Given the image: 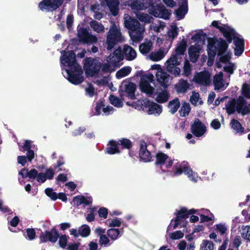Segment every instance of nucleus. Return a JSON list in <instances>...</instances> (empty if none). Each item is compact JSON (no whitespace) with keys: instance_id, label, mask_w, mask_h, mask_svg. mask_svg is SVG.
Returning a JSON list of instances; mask_svg holds the SVG:
<instances>
[{"instance_id":"nucleus-8","label":"nucleus","mask_w":250,"mask_h":250,"mask_svg":"<svg viewBox=\"0 0 250 250\" xmlns=\"http://www.w3.org/2000/svg\"><path fill=\"white\" fill-rule=\"evenodd\" d=\"M59 237V232L55 227H53L50 230L41 232L39 236L40 243H45L48 241L52 243H55L58 240Z\"/></svg>"},{"instance_id":"nucleus-1","label":"nucleus","mask_w":250,"mask_h":250,"mask_svg":"<svg viewBox=\"0 0 250 250\" xmlns=\"http://www.w3.org/2000/svg\"><path fill=\"white\" fill-rule=\"evenodd\" d=\"M65 53L61 57V62L62 63H67L69 69H66L67 80L71 83L78 85L84 81L83 76V71L81 65L77 62L76 54L74 51L70 50Z\"/></svg>"},{"instance_id":"nucleus-32","label":"nucleus","mask_w":250,"mask_h":250,"mask_svg":"<svg viewBox=\"0 0 250 250\" xmlns=\"http://www.w3.org/2000/svg\"><path fill=\"white\" fill-rule=\"evenodd\" d=\"M169 94L167 89H164L162 92L158 93L156 101L158 103H165L167 102L169 98Z\"/></svg>"},{"instance_id":"nucleus-43","label":"nucleus","mask_w":250,"mask_h":250,"mask_svg":"<svg viewBox=\"0 0 250 250\" xmlns=\"http://www.w3.org/2000/svg\"><path fill=\"white\" fill-rule=\"evenodd\" d=\"M79 233L83 237H86L89 235L90 229L87 225H83L79 228Z\"/></svg>"},{"instance_id":"nucleus-58","label":"nucleus","mask_w":250,"mask_h":250,"mask_svg":"<svg viewBox=\"0 0 250 250\" xmlns=\"http://www.w3.org/2000/svg\"><path fill=\"white\" fill-rule=\"evenodd\" d=\"M243 233H242V237L250 241V226H246L245 229H243Z\"/></svg>"},{"instance_id":"nucleus-5","label":"nucleus","mask_w":250,"mask_h":250,"mask_svg":"<svg viewBox=\"0 0 250 250\" xmlns=\"http://www.w3.org/2000/svg\"><path fill=\"white\" fill-rule=\"evenodd\" d=\"M83 69L87 77L98 76L100 71L102 63L92 57H87L84 60Z\"/></svg>"},{"instance_id":"nucleus-40","label":"nucleus","mask_w":250,"mask_h":250,"mask_svg":"<svg viewBox=\"0 0 250 250\" xmlns=\"http://www.w3.org/2000/svg\"><path fill=\"white\" fill-rule=\"evenodd\" d=\"M23 236L29 240H32L35 239L36 237V232L34 229L28 228L22 231Z\"/></svg>"},{"instance_id":"nucleus-47","label":"nucleus","mask_w":250,"mask_h":250,"mask_svg":"<svg viewBox=\"0 0 250 250\" xmlns=\"http://www.w3.org/2000/svg\"><path fill=\"white\" fill-rule=\"evenodd\" d=\"M191 73V66L189 62L186 60L184 62L183 67V75L186 77H189Z\"/></svg>"},{"instance_id":"nucleus-37","label":"nucleus","mask_w":250,"mask_h":250,"mask_svg":"<svg viewBox=\"0 0 250 250\" xmlns=\"http://www.w3.org/2000/svg\"><path fill=\"white\" fill-rule=\"evenodd\" d=\"M236 101L235 99L229 101L226 105V108L227 113L229 115L233 114L236 110Z\"/></svg>"},{"instance_id":"nucleus-59","label":"nucleus","mask_w":250,"mask_h":250,"mask_svg":"<svg viewBox=\"0 0 250 250\" xmlns=\"http://www.w3.org/2000/svg\"><path fill=\"white\" fill-rule=\"evenodd\" d=\"M38 175V171L35 169H32L30 171L27 169V175L25 176L29 177L30 179H35Z\"/></svg>"},{"instance_id":"nucleus-39","label":"nucleus","mask_w":250,"mask_h":250,"mask_svg":"<svg viewBox=\"0 0 250 250\" xmlns=\"http://www.w3.org/2000/svg\"><path fill=\"white\" fill-rule=\"evenodd\" d=\"M151 46L152 42L151 41H148L141 44L139 45V50L142 54H146L150 51Z\"/></svg>"},{"instance_id":"nucleus-27","label":"nucleus","mask_w":250,"mask_h":250,"mask_svg":"<svg viewBox=\"0 0 250 250\" xmlns=\"http://www.w3.org/2000/svg\"><path fill=\"white\" fill-rule=\"evenodd\" d=\"M118 146H121L122 149L130 150L133 146L132 142L126 138H123L117 141Z\"/></svg>"},{"instance_id":"nucleus-52","label":"nucleus","mask_w":250,"mask_h":250,"mask_svg":"<svg viewBox=\"0 0 250 250\" xmlns=\"http://www.w3.org/2000/svg\"><path fill=\"white\" fill-rule=\"evenodd\" d=\"M65 164V161L63 157L62 156H59V159L57 162V164L56 165L54 166V168L55 169L58 168V171H63L67 172V170H66L65 168L62 169L61 167Z\"/></svg>"},{"instance_id":"nucleus-63","label":"nucleus","mask_w":250,"mask_h":250,"mask_svg":"<svg viewBox=\"0 0 250 250\" xmlns=\"http://www.w3.org/2000/svg\"><path fill=\"white\" fill-rule=\"evenodd\" d=\"M98 214L100 217L106 219L108 214L107 209L104 207L100 208L98 210Z\"/></svg>"},{"instance_id":"nucleus-20","label":"nucleus","mask_w":250,"mask_h":250,"mask_svg":"<svg viewBox=\"0 0 250 250\" xmlns=\"http://www.w3.org/2000/svg\"><path fill=\"white\" fill-rule=\"evenodd\" d=\"M190 84L188 82L183 79L179 80L178 83L174 85V88L178 94L187 93Z\"/></svg>"},{"instance_id":"nucleus-18","label":"nucleus","mask_w":250,"mask_h":250,"mask_svg":"<svg viewBox=\"0 0 250 250\" xmlns=\"http://www.w3.org/2000/svg\"><path fill=\"white\" fill-rule=\"evenodd\" d=\"M156 77L158 82L161 85L164 89H167L168 87V81L169 75L162 70L158 71Z\"/></svg>"},{"instance_id":"nucleus-17","label":"nucleus","mask_w":250,"mask_h":250,"mask_svg":"<svg viewBox=\"0 0 250 250\" xmlns=\"http://www.w3.org/2000/svg\"><path fill=\"white\" fill-rule=\"evenodd\" d=\"M188 12L187 0H183L179 8L174 12L178 20L183 19Z\"/></svg>"},{"instance_id":"nucleus-38","label":"nucleus","mask_w":250,"mask_h":250,"mask_svg":"<svg viewBox=\"0 0 250 250\" xmlns=\"http://www.w3.org/2000/svg\"><path fill=\"white\" fill-rule=\"evenodd\" d=\"M131 71V68L130 66H124L118 70L116 74L117 78H121L127 76Z\"/></svg>"},{"instance_id":"nucleus-29","label":"nucleus","mask_w":250,"mask_h":250,"mask_svg":"<svg viewBox=\"0 0 250 250\" xmlns=\"http://www.w3.org/2000/svg\"><path fill=\"white\" fill-rule=\"evenodd\" d=\"M230 125L236 133L242 134L245 132V128L241 123L237 120L233 119L231 120Z\"/></svg>"},{"instance_id":"nucleus-62","label":"nucleus","mask_w":250,"mask_h":250,"mask_svg":"<svg viewBox=\"0 0 250 250\" xmlns=\"http://www.w3.org/2000/svg\"><path fill=\"white\" fill-rule=\"evenodd\" d=\"M80 246V242H73L68 243L66 248L67 250H79Z\"/></svg>"},{"instance_id":"nucleus-61","label":"nucleus","mask_w":250,"mask_h":250,"mask_svg":"<svg viewBox=\"0 0 250 250\" xmlns=\"http://www.w3.org/2000/svg\"><path fill=\"white\" fill-rule=\"evenodd\" d=\"M178 35V28L176 25L171 26V30L168 33V36L173 39L177 37Z\"/></svg>"},{"instance_id":"nucleus-10","label":"nucleus","mask_w":250,"mask_h":250,"mask_svg":"<svg viewBox=\"0 0 250 250\" xmlns=\"http://www.w3.org/2000/svg\"><path fill=\"white\" fill-rule=\"evenodd\" d=\"M174 214L176 217L171 220V223L168 226L169 228L173 227V229H176L181 225L184 222L183 220L188 218V209L185 207H182L179 210H176Z\"/></svg>"},{"instance_id":"nucleus-30","label":"nucleus","mask_w":250,"mask_h":250,"mask_svg":"<svg viewBox=\"0 0 250 250\" xmlns=\"http://www.w3.org/2000/svg\"><path fill=\"white\" fill-rule=\"evenodd\" d=\"M199 49L197 47L194 45H191L188 48V55L190 61L193 62H195L198 58V53Z\"/></svg>"},{"instance_id":"nucleus-48","label":"nucleus","mask_w":250,"mask_h":250,"mask_svg":"<svg viewBox=\"0 0 250 250\" xmlns=\"http://www.w3.org/2000/svg\"><path fill=\"white\" fill-rule=\"evenodd\" d=\"M46 195L49 197L51 200L56 201L58 199V194L54 191L52 188H48L44 190Z\"/></svg>"},{"instance_id":"nucleus-15","label":"nucleus","mask_w":250,"mask_h":250,"mask_svg":"<svg viewBox=\"0 0 250 250\" xmlns=\"http://www.w3.org/2000/svg\"><path fill=\"white\" fill-rule=\"evenodd\" d=\"M220 32L226 39L227 42L229 44L232 42L236 36V32L235 30L226 24H224V27Z\"/></svg>"},{"instance_id":"nucleus-31","label":"nucleus","mask_w":250,"mask_h":250,"mask_svg":"<svg viewBox=\"0 0 250 250\" xmlns=\"http://www.w3.org/2000/svg\"><path fill=\"white\" fill-rule=\"evenodd\" d=\"M164 6L161 4H157L155 5V3L152 0V6L149 7V13L153 16L159 18L161 11L162 10Z\"/></svg>"},{"instance_id":"nucleus-54","label":"nucleus","mask_w":250,"mask_h":250,"mask_svg":"<svg viewBox=\"0 0 250 250\" xmlns=\"http://www.w3.org/2000/svg\"><path fill=\"white\" fill-rule=\"evenodd\" d=\"M215 230L219 232L221 235H223L226 233L227 228L225 224H218L215 225Z\"/></svg>"},{"instance_id":"nucleus-6","label":"nucleus","mask_w":250,"mask_h":250,"mask_svg":"<svg viewBox=\"0 0 250 250\" xmlns=\"http://www.w3.org/2000/svg\"><path fill=\"white\" fill-rule=\"evenodd\" d=\"M125 26L131 30L134 34L131 35V39L133 42H138L143 38L142 34L144 31V28L141 26L140 22L135 19H131L130 21H126L125 22Z\"/></svg>"},{"instance_id":"nucleus-57","label":"nucleus","mask_w":250,"mask_h":250,"mask_svg":"<svg viewBox=\"0 0 250 250\" xmlns=\"http://www.w3.org/2000/svg\"><path fill=\"white\" fill-rule=\"evenodd\" d=\"M233 40L236 47H244L245 43L243 39H240L236 36Z\"/></svg>"},{"instance_id":"nucleus-42","label":"nucleus","mask_w":250,"mask_h":250,"mask_svg":"<svg viewBox=\"0 0 250 250\" xmlns=\"http://www.w3.org/2000/svg\"><path fill=\"white\" fill-rule=\"evenodd\" d=\"M164 56V51L162 50H160L156 52H153L150 54V59L155 62L160 61Z\"/></svg>"},{"instance_id":"nucleus-46","label":"nucleus","mask_w":250,"mask_h":250,"mask_svg":"<svg viewBox=\"0 0 250 250\" xmlns=\"http://www.w3.org/2000/svg\"><path fill=\"white\" fill-rule=\"evenodd\" d=\"M107 234L111 239L115 240L120 234V230L117 229H110L107 230Z\"/></svg>"},{"instance_id":"nucleus-7","label":"nucleus","mask_w":250,"mask_h":250,"mask_svg":"<svg viewBox=\"0 0 250 250\" xmlns=\"http://www.w3.org/2000/svg\"><path fill=\"white\" fill-rule=\"evenodd\" d=\"M63 1L64 0H42L39 2L38 7L42 11L53 12L60 7Z\"/></svg>"},{"instance_id":"nucleus-23","label":"nucleus","mask_w":250,"mask_h":250,"mask_svg":"<svg viewBox=\"0 0 250 250\" xmlns=\"http://www.w3.org/2000/svg\"><path fill=\"white\" fill-rule=\"evenodd\" d=\"M178 58L176 55H171L166 62V70L167 72H171L175 67L180 64V62L178 60Z\"/></svg>"},{"instance_id":"nucleus-16","label":"nucleus","mask_w":250,"mask_h":250,"mask_svg":"<svg viewBox=\"0 0 250 250\" xmlns=\"http://www.w3.org/2000/svg\"><path fill=\"white\" fill-rule=\"evenodd\" d=\"M145 105L148 108L147 112L148 114H160L162 111V107L161 105L149 100L144 102Z\"/></svg>"},{"instance_id":"nucleus-12","label":"nucleus","mask_w":250,"mask_h":250,"mask_svg":"<svg viewBox=\"0 0 250 250\" xmlns=\"http://www.w3.org/2000/svg\"><path fill=\"white\" fill-rule=\"evenodd\" d=\"M194 82L203 85H208L210 83V74L208 71L197 73L194 77Z\"/></svg>"},{"instance_id":"nucleus-21","label":"nucleus","mask_w":250,"mask_h":250,"mask_svg":"<svg viewBox=\"0 0 250 250\" xmlns=\"http://www.w3.org/2000/svg\"><path fill=\"white\" fill-rule=\"evenodd\" d=\"M124 56L127 61H132L136 57L135 50L128 45H125L123 47Z\"/></svg>"},{"instance_id":"nucleus-53","label":"nucleus","mask_w":250,"mask_h":250,"mask_svg":"<svg viewBox=\"0 0 250 250\" xmlns=\"http://www.w3.org/2000/svg\"><path fill=\"white\" fill-rule=\"evenodd\" d=\"M242 94L246 98L250 99V87L248 84L245 83L243 84Z\"/></svg>"},{"instance_id":"nucleus-64","label":"nucleus","mask_w":250,"mask_h":250,"mask_svg":"<svg viewBox=\"0 0 250 250\" xmlns=\"http://www.w3.org/2000/svg\"><path fill=\"white\" fill-rule=\"evenodd\" d=\"M47 179L46 174L43 172H40L37 176V181L41 183H44Z\"/></svg>"},{"instance_id":"nucleus-33","label":"nucleus","mask_w":250,"mask_h":250,"mask_svg":"<svg viewBox=\"0 0 250 250\" xmlns=\"http://www.w3.org/2000/svg\"><path fill=\"white\" fill-rule=\"evenodd\" d=\"M180 103L178 98H176L174 100L169 102L168 106L169 107V112L173 114L175 113L180 107Z\"/></svg>"},{"instance_id":"nucleus-51","label":"nucleus","mask_w":250,"mask_h":250,"mask_svg":"<svg viewBox=\"0 0 250 250\" xmlns=\"http://www.w3.org/2000/svg\"><path fill=\"white\" fill-rule=\"evenodd\" d=\"M161 11L159 18L164 19L165 20L169 19L170 15H171V11L170 10L166 9L164 6Z\"/></svg>"},{"instance_id":"nucleus-60","label":"nucleus","mask_w":250,"mask_h":250,"mask_svg":"<svg viewBox=\"0 0 250 250\" xmlns=\"http://www.w3.org/2000/svg\"><path fill=\"white\" fill-rule=\"evenodd\" d=\"M109 8L110 9V11L114 16H116L119 13V8L118 5L119 4H109L107 5Z\"/></svg>"},{"instance_id":"nucleus-24","label":"nucleus","mask_w":250,"mask_h":250,"mask_svg":"<svg viewBox=\"0 0 250 250\" xmlns=\"http://www.w3.org/2000/svg\"><path fill=\"white\" fill-rule=\"evenodd\" d=\"M156 161L155 164L157 166H160L161 169L162 168V166L164 165L168 158V156L161 151L158 152L156 154Z\"/></svg>"},{"instance_id":"nucleus-3","label":"nucleus","mask_w":250,"mask_h":250,"mask_svg":"<svg viewBox=\"0 0 250 250\" xmlns=\"http://www.w3.org/2000/svg\"><path fill=\"white\" fill-rule=\"evenodd\" d=\"M228 42L222 38L217 39L215 38H209L207 49L210 51L212 57L221 56L225 54L229 47Z\"/></svg>"},{"instance_id":"nucleus-11","label":"nucleus","mask_w":250,"mask_h":250,"mask_svg":"<svg viewBox=\"0 0 250 250\" xmlns=\"http://www.w3.org/2000/svg\"><path fill=\"white\" fill-rule=\"evenodd\" d=\"M190 131L195 137H200L207 132V127L198 118H195L191 125Z\"/></svg>"},{"instance_id":"nucleus-34","label":"nucleus","mask_w":250,"mask_h":250,"mask_svg":"<svg viewBox=\"0 0 250 250\" xmlns=\"http://www.w3.org/2000/svg\"><path fill=\"white\" fill-rule=\"evenodd\" d=\"M90 27L97 33H100L104 31V25L97 21L92 20L90 22Z\"/></svg>"},{"instance_id":"nucleus-28","label":"nucleus","mask_w":250,"mask_h":250,"mask_svg":"<svg viewBox=\"0 0 250 250\" xmlns=\"http://www.w3.org/2000/svg\"><path fill=\"white\" fill-rule=\"evenodd\" d=\"M136 89V84L132 82H129L125 85V92L131 99L135 98V92Z\"/></svg>"},{"instance_id":"nucleus-4","label":"nucleus","mask_w":250,"mask_h":250,"mask_svg":"<svg viewBox=\"0 0 250 250\" xmlns=\"http://www.w3.org/2000/svg\"><path fill=\"white\" fill-rule=\"evenodd\" d=\"M123 41L120 29L118 28L115 23L110 26V29L107 34L106 44V48L108 50H110L114 46L121 42Z\"/></svg>"},{"instance_id":"nucleus-9","label":"nucleus","mask_w":250,"mask_h":250,"mask_svg":"<svg viewBox=\"0 0 250 250\" xmlns=\"http://www.w3.org/2000/svg\"><path fill=\"white\" fill-rule=\"evenodd\" d=\"M77 36L80 42L83 43H94L97 42V38L89 33L86 28L80 27L78 30Z\"/></svg>"},{"instance_id":"nucleus-13","label":"nucleus","mask_w":250,"mask_h":250,"mask_svg":"<svg viewBox=\"0 0 250 250\" xmlns=\"http://www.w3.org/2000/svg\"><path fill=\"white\" fill-rule=\"evenodd\" d=\"M152 4V0H132L130 6L132 10L140 11L149 8Z\"/></svg>"},{"instance_id":"nucleus-22","label":"nucleus","mask_w":250,"mask_h":250,"mask_svg":"<svg viewBox=\"0 0 250 250\" xmlns=\"http://www.w3.org/2000/svg\"><path fill=\"white\" fill-rule=\"evenodd\" d=\"M140 88L142 92L148 95H152L154 90V88L151 86L149 82L144 79H142L140 82Z\"/></svg>"},{"instance_id":"nucleus-35","label":"nucleus","mask_w":250,"mask_h":250,"mask_svg":"<svg viewBox=\"0 0 250 250\" xmlns=\"http://www.w3.org/2000/svg\"><path fill=\"white\" fill-rule=\"evenodd\" d=\"M223 78V73L220 72L218 74L214 76L213 82L215 86V89H219L223 86L222 83Z\"/></svg>"},{"instance_id":"nucleus-19","label":"nucleus","mask_w":250,"mask_h":250,"mask_svg":"<svg viewBox=\"0 0 250 250\" xmlns=\"http://www.w3.org/2000/svg\"><path fill=\"white\" fill-rule=\"evenodd\" d=\"M105 152L108 154L114 155L121 153V151L117 143V141L111 140L107 144V147L105 150Z\"/></svg>"},{"instance_id":"nucleus-49","label":"nucleus","mask_w":250,"mask_h":250,"mask_svg":"<svg viewBox=\"0 0 250 250\" xmlns=\"http://www.w3.org/2000/svg\"><path fill=\"white\" fill-rule=\"evenodd\" d=\"M138 19L145 23H150L151 22L152 18L147 14L141 13L137 15Z\"/></svg>"},{"instance_id":"nucleus-56","label":"nucleus","mask_w":250,"mask_h":250,"mask_svg":"<svg viewBox=\"0 0 250 250\" xmlns=\"http://www.w3.org/2000/svg\"><path fill=\"white\" fill-rule=\"evenodd\" d=\"M184 233L180 230H177L172 232L169 235V237L172 240H178L183 238Z\"/></svg>"},{"instance_id":"nucleus-44","label":"nucleus","mask_w":250,"mask_h":250,"mask_svg":"<svg viewBox=\"0 0 250 250\" xmlns=\"http://www.w3.org/2000/svg\"><path fill=\"white\" fill-rule=\"evenodd\" d=\"M190 106L189 103H184L179 110L180 114L183 117L188 116L190 111Z\"/></svg>"},{"instance_id":"nucleus-45","label":"nucleus","mask_w":250,"mask_h":250,"mask_svg":"<svg viewBox=\"0 0 250 250\" xmlns=\"http://www.w3.org/2000/svg\"><path fill=\"white\" fill-rule=\"evenodd\" d=\"M214 246V245L212 242L204 240L200 245V249H204V250H213Z\"/></svg>"},{"instance_id":"nucleus-50","label":"nucleus","mask_w":250,"mask_h":250,"mask_svg":"<svg viewBox=\"0 0 250 250\" xmlns=\"http://www.w3.org/2000/svg\"><path fill=\"white\" fill-rule=\"evenodd\" d=\"M236 110L240 113L242 107L247 104L246 100L242 96H239L236 102Z\"/></svg>"},{"instance_id":"nucleus-41","label":"nucleus","mask_w":250,"mask_h":250,"mask_svg":"<svg viewBox=\"0 0 250 250\" xmlns=\"http://www.w3.org/2000/svg\"><path fill=\"white\" fill-rule=\"evenodd\" d=\"M109 99L110 104L115 107H122L123 106V103L122 101L113 94L109 96Z\"/></svg>"},{"instance_id":"nucleus-25","label":"nucleus","mask_w":250,"mask_h":250,"mask_svg":"<svg viewBox=\"0 0 250 250\" xmlns=\"http://www.w3.org/2000/svg\"><path fill=\"white\" fill-rule=\"evenodd\" d=\"M124 59L123 50H122L121 47L119 46L113 52V56L111 59V62L116 64L117 62L122 61Z\"/></svg>"},{"instance_id":"nucleus-36","label":"nucleus","mask_w":250,"mask_h":250,"mask_svg":"<svg viewBox=\"0 0 250 250\" xmlns=\"http://www.w3.org/2000/svg\"><path fill=\"white\" fill-rule=\"evenodd\" d=\"M69 238L68 235L66 234H59L58 245L60 248L62 249H65L68 245V240Z\"/></svg>"},{"instance_id":"nucleus-2","label":"nucleus","mask_w":250,"mask_h":250,"mask_svg":"<svg viewBox=\"0 0 250 250\" xmlns=\"http://www.w3.org/2000/svg\"><path fill=\"white\" fill-rule=\"evenodd\" d=\"M161 170L163 172L167 173V176H179L184 173L191 181L194 182L197 181L198 176L197 174L192 171L188 163L185 162L182 163H177L175 164L171 171L166 170L163 168H161Z\"/></svg>"},{"instance_id":"nucleus-55","label":"nucleus","mask_w":250,"mask_h":250,"mask_svg":"<svg viewBox=\"0 0 250 250\" xmlns=\"http://www.w3.org/2000/svg\"><path fill=\"white\" fill-rule=\"evenodd\" d=\"M206 36V34L204 32L201 31V32H197L194 34V35L191 37V39L194 41L199 42V41L204 40Z\"/></svg>"},{"instance_id":"nucleus-14","label":"nucleus","mask_w":250,"mask_h":250,"mask_svg":"<svg viewBox=\"0 0 250 250\" xmlns=\"http://www.w3.org/2000/svg\"><path fill=\"white\" fill-rule=\"evenodd\" d=\"M139 155L140 160L144 162L151 161L152 158L151 153L147 150L146 144L144 141L140 144Z\"/></svg>"},{"instance_id":"nucleus-26","label":"nucleus","mask_w":250,"mask_h":250,"mask_svg":"<svg viewBox=\"0 0 250 250\" xmlns=\"http://www.w3.org/2000/svg\"><path fill=\"white\" fill-rule=\"evenodd\" d=\"M187 47V42L185 39H183L175 48V54L174 55H176V57H178V55H184L186 51Z\"/></svg>"}]
</instances>
